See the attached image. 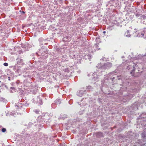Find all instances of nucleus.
Listing matches in <instances>:
<instances>
[{
	"label": "nucleus",
	"instance_id": "1",
	"mask_svg": "<svg viewBox=\"0 0 146 146\" xmlns=\"http://www.w3.org/2000/svg\"><path fill=\"white\" fill-rule=\"evenodd\" d=\"M127 88L123 86L121 87L118 93H116L115 98H118L124 102L130 99V97L132 96L131 94L127 92L126 91Z\"/></svg>",
	"mask_w": 146,
	"mask_h": 146
},
{
	"label": "nucleus",
	"instance_id": "2",
	"mask_svg": "<svg viewBox=\"0 0 146 146\" xmlns=\"http://www.w3.org/2000/svg\"><path fill=\"white\" fill-rule=\"evenodd\" d=\"M116 72L115 71H113L109 73L107 76V80L110 82L113 83V80L115 79L119 80L121 78V76H117L116 75Z\"/></svg>",
	"mask_w": 146,
	"mask_h": 146
},
{
	"label": "nucleus",
	"instance_id": "3",
	"mask_svg": "<svg viewBox=\"0 0 146 146\" xmlns=\"http://www.w3.org/2000/svg\"><path fill=\"white\" fill-rule=\"evenodd\" d=\"M137 123L138 125H141L142 127L145 126L146 121V113H143L137 119Z\"/></svg>",
	"mask_w": 146,
	"mask_h": 146
},
{
	"label": "nucleus",
	"instance_id": "4",
	"mask_svg": "<svg viewBox=\"0 0 146 146\" xmlns=\"http://www.w3.org/2000/svg\"><path fill=\"white\" fill-rule=\"evenodd\" d=\"M140 105V103L139 102H135L130 107V109H131L133 111L129 112V115L130 114H133L137 115L135 112L134 111H136L138 108V107Z\"/></svg>",
	"mask_w": 146,
	"mask_h": 146
},
{
	"label": "nucleus",
	"instance_id": "5",
	"mask_svg": "<svg viewBox=\"0 0 146 146\" xmlns=\"http://www.w3.org/2000/svg\"><path fill=\"white\" fill-rule=\"evenodd\" d=\"M111 66L112 64L111 63L108 62L104 64L103 65L101 63L98 64L97 66H96V67L100 69L105 70L109 69L111 67Z\"/></svg>",
	"mask_w": 146,
	"mask_h": 146
},
{
	"label": "nucleus",
	"instance_id": "6",
	"mask_svg": "<svg viewBox=\"0 0 146 146\" xmlns=\"http://www.w3.org/2000/svg\"><path fill=\"white\" fill-rule=\"evenodd\" d=\"M131 65H130L127 67V69L131 70L130 74H133L134 72L136 71V69L138 65L137 64L134 63H131Z\"/></svg>",
	"mask_w": 146,
	"mask_h": 146
},
{
	"label": "nucleus",
	"instance_id": "7",
	"mask_svg": "<svg viewBox=\"0 0 146 146\" xmlns=\"http://www.w3.org/2000/svg\"><path fill=\"white\" fill-rule=\"evenodd\" d=\"M127 138H128L129 139H131V141L132 140H135V139H137L138 135L135 133H133L132 131L128 132L127 133L126 135Z\"/></svg>",
	"mask_w": 146,
	"mask_h": 146
},
{
	"label": "nucleus",
	"instance_id": "8",
	"mask_svg": "<svg viewBox=\"0 0 146 146\" xmlns=\"http://www.w3.org/2000/svg\"><path fill=\"white\" fill-rule=\"evenodd\" d=\"M79 54L76 52H72L70 53V58L76 59L79 56Z\"/></svg>",
	"mask_w": 146,
	"mask_h": 146
},
{
	"label": "nucleus",
	"instance_id": "9",
	"mask_svg": "<svg viewBox=\"0 0 146 146\" xmlns=\"http://www.w3.org/2000/svg\"><path fill=\"white\" fill-rule=\"evenodd\" d=\"M86 90L84 88H82L78 92L77 94L79 96L82 97L84 94H86Z\"/></svg>",
	"mask_w": 146,
	"mask_h": 146
},
{
	"label": "nucleus",
	"instance_id": "10",
	"mask_svg": "<svg viewBox=\"0 0 146 146\" xmlns=\"http://www.w3.org/2000/svg\"><path fill=\"white\" fill-rule=\"evenodd\" d=\"M137 36L139 37L144 36V38L146 40V28L144 29V30L142 32L139 33Z\"/></svg>",
	"mask_w": 146,
	"mask_h": 146
},
{
	"label": "nucleus",
	"instance_id": "11",
	"mask_svg": "<svg viewBox=\"0 0 146 146\" xmlns=\"http://www.w3.org/2000/svg\"><path fill=\"white\" fill-rule=\"evenodd\" d=\"M16 61L18 64L21 65H23V61L21 57H18Z\"/></svg>",
	"mask_w": 146,
	"mask_h": 146
},
{
	"label": "nucleus",
	"instance_id": "12",
	"mask_svg": "<svg viewBox=\"0 0 146 146\" xmlns=\"http://www.w3.org/2000/svg\"><path fill=\"white\" fill-rule=\"evenodd\" d=\"M71 37L70 35H68L63 38V40L66 42L70 41L71 40Z\"/></svg>",
	"mask_w": 146,
	"mask_h": 146
},
{
	"label": "nucleus",
	"instance_id": "13",
	"mask_svg": "<svg viewBox=\"0 0 146 146\" xmlns=\"http://www.w3.org/2000/svg\"><path fill=\"white\" fill-rule=\"evenodd\" d=\"M36 99L37 101H35V102H36L38 104L42 105L43 104L42 100L40 99L39 97L38 96Z\"/></svg>",
	"mask_w": 146,
	"mask_h": 146
},
{
	"label": "nucleus",
	"instance_id": "14",
	"mask_svg": "<svg viewBox=\"0 0 146 146\" xmlns=\"http://www.w3.org/2000/svg\"><path fill=\"white\" fill-rule=\"evenodd\" d=\"M130 31V32L129 30H127V31L125 32V36L128 37H131V31Z\"/></svg>",
	"mask_w": 146,
	"mask_h": 146
},
{
	"label": "nucleus",
	"instance_id": "15",
	"mask_svg": "<svg viewBox=\"0 0 146 146\" xmlns=\"http://www.w3.org/2000/svg\"><path fill=\"white\" fill-rule=\"evenodd\" d=\"M86 89L88 91H92L94 90V88L90 86H88L86 87Z\"/></svg>",
	"mask_w": 146,
	"mask_h": 146
},
{
	"label": "nucleus",
	"instance_id": "16",
	"mask_svg": "<svg viewBox=\"0 0 146 146\" xmlns=\"http://www.w3.org/2000/svg\"><path fill=\"white\" fill-rule=\"evenodd\" d=\"M96 136L98 138L103 137V133L101 132H97L96 133Z\"/></svg>",
	"mask_w": 146,
	"mask_h": 146
},
{
	"label": "nucleus",
	"instance_id": "17",
	"mask_svg": "<svg viewBox=\"0 0 146 146\" xmlns=\"http://www.w3.org/2000/svg\"><path fill=\"white\" fill-rule=\"evenodd\" d=\"M99 45V43H97L94 45L93 47L94 48V50L95 51H96L100 49V48H98Z\"/></svg>",
	"mask_w": 146,
	"mask_h": 146
},
{
	"label": "nucleus",
	"instance_id": "18",
	"mask_svg": "<svg viewBox=\"0 0 146 146\" xmlns=\"http://www.w3.org/2000/svg\"><path fill=\"white\" fill-rule=\"evenodd\" d=\"M30 137V136L27 134L25 135H22V138L24 139H29Z\"/></svg>",
	"mask_w": 146,
	"mask_h": 146
},
{
	"label": "nucleus",
	"instance_id": "19",
	"mask_svg": "<svg viewBox=\"0 0 146 146\" xmlns=\"http://www.w3.org/2000/svg\"><path fill=\"white\" fill-rule=\"evenodd\" d=\"M92 55L90 54H88L87 55H85L84 56V58L86 60L88 59L90 60V59L92 58Z\"/></svg>",
	"mask_w": 146,
	"mask_h": 146
},
{
	"label": "nucleus",
	"instance_id": "20",
	"mask_svg": "<svg viewBox=\"0 0 146 146\" xmlns=\"http://www.w3.org/2000/svg\"><path fill=\"white\" fill-rule=\"evenodd\" d=\"M11 90H10V92L11 93H13V91L16 92V89L15 88L13 87H10Z\"/></svg>",
	"mask_w": 146,
	"mask_h": 146
},
{
	"label": "nucleus",
	"instance_id": "21",
	"mask_svg": "<svg viewBox=\"0 0 146 146\" xmlns=\"http://www.w3.org/2000/svg\"><path fill=\"white\" fill-rule=\"evenodd\" d=\"M111 2H111V1L109 2L106 5V6H109L110 7L109 8L110 9H112L113 8H112V7L113 6V4L112 5L111 3Z\"/></svg>",
	"mask_w": 146,
	"mask_h": 146
},
{
	"label": "nucleus",
	"instance_id": "22",
	"mask_svg": "<svg viewBox=\"0 0 146 146\" xmlns=\"http://www.w3.org/2000/svg\"><path fill=\"white\" fill-rule=\"evenodd\" d=\"M56 104H60L61 103V100L60 99H57L54 101Z\"/></svg>",
	"mask_w": 146,
	"mask_h": 146
},
{
	"label": "nucleus",
	"instance_id": "23",
	"mask_svg": "<svg viewBox=\"0 0 146 146\" xmlns=\"http://www.w3.org/2000/svg\"><path fill=\"white\" fill-rule=\"evenodd\" d=\"M139 19H140L142 20L146 19V16H145L144 15H141L140 17V18H139Z\"/></svg>",
	"mask_w": 146,
	"mask_h": 146
},
{
	"label": "nucleus",
	"instance_id": "24",
	"mask_svg": "<svg viewBox=\"0 0 146 146\" xmlns=\"http://www.w3.org/2000/svg\"><path fill=\"white\" fill-rule=\"evenodd\" d=\"M142 98L143 100V101L142 102H145L146 104V94L142 97Z\"/></svg>",
	"mask_w": 146,
	"mask_h": 146
},
{
	"label": "nucleus",
	"instance_id": "25",
	"mask_svg": "<svg viewBox=\"0 0 146 146\" xmlns=\"http://www.w3.org/2000/svg\"><path fill=\"white\" fill-rule=\"evenodd\" d=\"M135 16L137 17L140 18V16H141V13L139 12H137L135 13Z\"/></svg>",
	"mask_w": 146,
	"mask_h": 146
},
{
	"label": "nucleus",
	"instance_id": "26",
	"mask_svg": "<svg viewBox=\"0 0 146 146\" xmlns=\"http://www.w3.org/2000/svg\"><path fill=\"white\" fill-rule=\"evenodd\" d=\"M34 111L37 114H40V110H39L35 109L34 110Z\"/></svg>",
	"mask_w": 146,
	"mask_h": 146
},
{
	"label": "nucleus",
	"instance_id": "27",
	"mask_svg": "<svg viewBox=\"0 0 146 146\" xmlns=\"http://www.w3.org/2000/svg\"><path fill=\"white\" fill-rule=\"evenodd\" d=\"M17 107H18L19 108H20V109H21V108H22L23 106H22L21 104L19 103L18 104V105H17L16 106Z\"/></svg>",
	"mask_w": 146,
	"mask_h": 146
},
{
	"label": "nucleus",
	"instance_id": "28",
	"mask_svg": "<svg viewBox=\"0 0 146 146\" xmlns=\"http://www.w3.org/2000/svg\"><path fill=\"white\" fill-rule=\"evenodd\" d=\"M46 41V40H43L42 42H40V44L42 45H43V44H46V43L45 42Z\"/></svg>",
	"mask_w": 146,
	"mask_h": 146
},
{
	"label": "nucleus",
	"instance_id": "29",
	"mask_svg": "<svg viewBox=\"0 0 146 146\" xmlns=\"http://www.w3.org/2000/svg\"><path fill=\"white\" fill-rule=\"evenodd\" d=\"M64 71L65 72H67L68 73L70 72V70H68V68H66L64 70Z\"/></svg>",
	"mask_w": 146,
	"mask_h": 146
},
{
	"label": "nucleus",
	"instance_id": "30",
	"mask_svg": "<svg viewBox=\"0 0 146 146\" xmlns=\"http://www.w3.org/2000/svg\"><path fill=\"white\" fill-rule=\"evenodd\" d=\"M1 131L3 132H5L6 131V129L5 128H3L2 129Z\"/></svg>",
	"mask_w": 146,
	"mask_h": 146
},
{
	"label": "nucleus",
	"instance_id": "31",
	"mask_svg": "<svg viewBox=\"0 0 146 146\" xmlns=\"http://www.w3.org/2000/svg\"><path fill=\"white\" fill-rule=\"evenodd\" d=\"M20 12L21 13V14L23 15L25 13V12L24 11H22V10H20Z\"/></svg>",
	"mask_w": 146,
	"mask_h": 146
},
{
	"label": "nucleus",
	"instance_id": "32",
	"mask_svg": "<svg viewBox=\"0 0 146 146\" xmlns=\"http://www.w3.org/2000/svg\"><path fill=\"white\" fill-rule=\"evenodd\" d=\"M55 104H56L55 102L52 104H51V106L53 108H54V106Z\"/></svg>",
	"mask_w": 146,
	"mask_h": 146
},
{
	"label": "nucleus",
	"instance_id": "33",
	"mask_svg": "<svg viewBox=\"0 0 146 146\" xmlns=\"http://www.w3.org/2000/svg\"><path fill=\"white\" fill-rule=\"evenodd\" d=\"M3 65L4 66H8V64L7 63L5 62L3 64Z\"/></svg>",
	"mask_w": 146,
	"mask_h": 146
},
{
	"label": "nucleus",
	"instance_id": "34",
	"mask_svg": "<svg viewBox=\"0 0 146 146\" xmlns=\"http://www.w3.org/2000/svg\"><path fill=\"white\" fill-rule=\"evenodd\" d=\"M33 124L31 122H29L28 124V126H30Z\"/></svg>",
	"mask_w": 146,
	"mask_h": 146
},
{
	"label": "nucleus",
	"instance_id": "35",
	"mask_svg": "<svg viewBox=\"0 0 146 146\" xmlns=\"http://www.w3.org/2000/svg\"><path fill=\"white\" fill-rule=\"evenodd\" d=\"M10 115H11L12 116H14V113H13L12 112H10Z\"/></svg>",
	"mask_w": 146,
	"mask_h": 146
},
{
	"label": "nucleus",
	"instance_id": "36",
	"mask_svg": "<svg viewBox=\"0 0 146 146\" xmlns=\"http://www.w3.org/2000/svg\"><path fill=\"white\" fill-rule=\"evenodd\" d=\"M103 61H106L107 60L106 59V58H105L104 57H103L101 59Z\"/></svg>",
	"mask_w": 146,
	"mask_h": 146
},
{
	"label": "nucleus",
	"instance_id": "37",
	"mask_svg": "<svg viewBox=\"0 0 146 146\" xmlns=\"http://www.w3.org/2000/svg\"><path fill=\"white\" fill-rule=\"evenodd\" d=\"M5 100L3 98H1V101H4V100Z\"/></svg>",
	"mask_w": 146,
	"mask_h": 146
},
{
	"label": "nucleus",
	"instance_id": "38",
	"mask_svg": "<svg viewBox=\"0 0 146 146\" xmlns=\"http://www.w3.org/2000/svg\"><path fill=\"white\" fill-rule=\"evenodd\" d=\"M14 83H13V82H12V83H11V84L12 85H14Z\"/></svg>",
	"mask_w": 146,
	"mask_h": 146
},
{
	"label": "nucleus",
	"instance_id": "39",
	"mask_svg": "<svg viewBox=\"0 0 146 146\" xmlns=\"http://www.w3.org/2000/svg\"><path fill=\"white\" fill-rule=\"evenodd\" d=\"M5 88H6L7 89H8V87L7 86H6V85H5Z\"/></svg>",
	"mask_w": 146,
	"mask_h": 146
},
{
	"label": "nucleus",
	"instance_id": "40",
	"mask_svg": "<svg viewBox=\"0 0 146 146\" xmlns=\"http://www.w3.org/2000/svg\"><path fill=\"white\" fill-rule=\"evenodd\" d=\"M106 33V31H104L103 32V33L104 34Z\"/></svg>",
	"mask_w": 146,
	"mask_h": 146
},
{
	"label": "nucleus",
	"instance_id": "41",
	"mask_svg": "<svg viewBox=\"0 0 146 146\" xmlns=\"http://www.w3.org/2000/svg\"><path fill=\"white\" fill-rule=\"evenodd\" d=\"M10 77H8V80H11L10 79Z\"/></svg>",
	"mask_w": 146,
	"mask_h": 146
},
{
	"label": "nucleus",
	"instance_id": "42",
	"mask_svg": "<svg viewBox=\"0 0 146 146\" xmlns=\"http://www.w3.org/2000/svg\"><path fill=\"white\" fill-rule=\"evenodd\" d=\"M137 71H138V72H138V73H140V72H139V70H137Z\"/></svg>",
	"mask_w": 146,
	"mask_h": 146
},
{
	"label": "nucleus",
	"instance_id": "43",
	"mask_svg": "<svg viewBox=\"0 0 146 146\" xmlns=\"http://www.w3.org/2000/svg\"><path fill=\"white\" fill-rule=\"evenodd\" d=\"M146 56V52L145 53V54L143 56Z\"/></svg>",
	"mask_w": 146,
	"mask_h": 146
},
{
	"label": "nucleus",
	"instance_id": "44",
	"mask_svg": "<svg viewBox=\"0 0 146 146\" xmlns=\"http://www.w3.org/2000/svg\"><path fill=\"white\" fill-rule=\"evenodd\" d=\"M26 104L27 105H25V106H27L28 105V104H27V103Z\"/></svg>",
	"mask_w": 146,
	"mask_h": 146
},
{
	"label": "nucleus",
	"instance_id": "45",
	"mask_svg": "<svg viewBox=\"0 0 146 146\" xmlns=\"http://www.w3.org/2000/svg\"><path fill=\"white\" fill-rule=\"evenodd\" d=\"M41 55L42 56H43L42 53L41 54Z\"/></svg>",
	"mask_w": 146,
	"mask_h": 146
},
{
	"label": "nucleus",
	"instance_id": "46",
	"mask_svg": "<svg viewBox=\"0 0 146 146\" xmlns=\"http://www.w3.org/2000/svg\"><path fill=\"white\" fill-rule=\"evenodd\" d=\"M144 15H145V16H146V13H145V14H144Z\"/></svg>",
	"mask_w": 146,
	"mask_h": 146
},
{
	"label": "nucleus",
	"instance_id": "47",
	"mask_svg": "<svg viewBox=\"0 0 146 146\" xmlns=\"http://www.w3.org/2000/svg\"><path fill=\"white\" fill-rule=\"evenodd\" d=\"M131 28V29H132V27H130V28Z\"/></svg>",
	"mask_w": 146,
	"mask_h": 146
},
{
	"label": "nucleus",
	"instance_id": "48",
	"mask_svg": "<svg viewBox=\"0 0 146 146\" xmlns=\"http://www.w3.org/2000/svg\"><path fill=\"white\" fill-rule=\"evenodd\" d=\"M134 30H136V29H134Z\"/></svg>",
	"mask_w": 146,
	"mask_h": 146
},
{
	"label": "nucleus",
	"instance_id": "49",
	"mask_svg": "<svg viewBox=\"0 0 146 146\" xmlns=\"http://www.w3.org/2000/svg\"><path fill=\"white\" fill-rule=\"evenodd\" d=\"M40 39H41L40 38V39H39V40H40Z\"/></svg>",
	"mask_w": 146,
	"mask_h": 146
},
{
	"label": "nucleus",
	"instance_id": "50",
	"mask_svg": "<svg viewBox=\"0 0 146 146\" xmlns=\"http://www.w3.org/2000/svg\"><path fill=\"white\" fill-rule=\"evenodd\" d=\"M129 117H131V116H129Z\"/></svg>",
	"mask_w": 146,
	"mask_h": 146
},
{
	"label": "nucleus",
	"instance_id": "51",
	"mask_svg": "<svg viewBox=\"0 0 146 146\" xmlns=\"http://www.w3.org/2000/svg\"><path fill=\"white\" fill-rule=\"evenodd\" d=\"M93 78H95V77H94Z\"/></svg>",
	"mask_w": 146,
	"mask_h": 146
},
{
	"label": "nucleus",
	"instance_id": "52",
	"mask_svg": "<svg viewBox=\"0 0 146 146\" xmlns=\"http://www.w3.org/2000/svg\"><path fill=\"white\" fill-rule=\"evenodd\" d=\"M128 83V84H129V82H128L127 83Z\"/></svg>",
	"mask_w": 146,
	"mask_h": 146
}]
</instances>
